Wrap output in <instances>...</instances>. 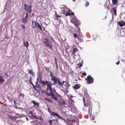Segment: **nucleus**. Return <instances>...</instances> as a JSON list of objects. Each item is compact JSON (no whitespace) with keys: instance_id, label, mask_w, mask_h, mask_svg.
I'll use <instances>...</instances> for the list:
<instances>
[{"instance_id":"f257e3e1","label":"nucleus","mask_w":125,"mask_h":125,"mask_svg":"<svg viewBox=\"0 0 125 125\" xmlns=\"http://www.w3.org/2000/svg\"><path fill=\"white\" fill-rule=\"evenodd\" d=\"M41 83L44 86L46 85L47 88L45 91L42 90L41 92L42 93H45V94L48 96H51V97L54 99L56 101L58 100L57 94V93L54 88H52L51 87V85L49 84V82L47 80L45 81H42L41 79L40 80Z\"/></svg>"},{"instance_id":"f03ea898","label":"nucleus","mask_w":125,"mask_h":125,"mask_svg":"<svg viewBox=\"0 0 125 125\" xmlns=\"http://www.w3.org/2000/svg\"><path fill=\"white\" fill-rule=\"evenodd\" d=\"M52 81H53V83H52V81L49 82V84L51 85V87H52V85H55L57 83L59 85L62 86H63V83L64 82V81H63L62 82H60V81L58 78H56Z\"/></svg>"},{"instance_id":"7ed1b4c3","label":"nucleus","mask_w":125,"mask_h":125,"mask_svg":"<svg viewBox=\"0 0 125 125\" xmlns=\"http://www.w3.org/2000/svg\"><path fill=\"white\" fill-rule=\"evenodd\" d=\"M83 102L84 106L85 107H88L89 108L92 107L91 103L90 100L89 99H87L86 100L84 97H83Z\"/></svg>"},{"instance_id":"20e7f679","label":"nucleus","mask_w":125,"mask_h":125,"mask_svg":"<svg viewBox=\"0 0 125 125\" xmlns=\"http://www.w3.org/2000/svg\"><path fill=\"white\" fill-rule=\"evenodd\" d=\"M24 9L26 11L30 13L31 12V6H28L26 4H25Z\"/></svg>"},{"instance_id":"39448f33","label":"nucleus","mask_w":125,"mask_h":125,"mask_svg":"<svg viewBox=\"0 0 125 125\" xmlns=\"http://www.w3.org/2000/svg\"><path fill=\"white\" fill-rule=\"evenodd\" d=\"M51 114L54 117L56 116L57 118H58L60 119L64 120V117L62 116H60L57 113H55L53 112H51Z\"/></svg>"},{"instance_id":"423d86ee","label":"nucleus","mask_w":125,"mask_h":125,"mask_svg":"<svg viewBox=\"0 0 125 125\" xmlns=\"http://www.w3.org/2000/svg\"><path fill=\"white\" fill-rule=\"evenodd\" d=\"M78 121L74 119L70 120L68 122L69 125H78Z\"/></svg>"},{"instance_id":"0eeeda50","label":"nucleus","mask_w":125,"mask_h":125,"mask_svg":"<svg viewBox=\"0 0 125 125\" xmlns=\"http://www.w3.org/2000/svg\"><path fill=\"white\" fill-rule=\"evenodd\" d=\"M85 80L88 83H92L94 81L93 78L90 75L88 76L87 78H85Z\"/></svg>"},{"instance_id":"6e6552de","label":"nucleus","mask_w":125,"mask_h":125,"mask_svg":"<svg viewBox=\"0 0 125 125\" xmlns=\"http://www.w3.org/2000/svg\"><path fill=\"white\" fill-rule=\"evenodd\" d=\"M34 23L35 26H33V25L32 26V27L33 28H35V27H38V28L40 29V30L41 31L42 30V28L41 27H42L43 28V27L42 26H41L39 23L37 22H32V25H33ZM41 25L42 26V24Z\"/></svg>"},{"instance_id":"1a4fd4ad","label":"nucleus","mask_w":125,"mask_h":125,"mask_svg":"<svg viewBox=\"0 0 125 125\" xmlns=\"http://www.w3.org/2000/svg\"><path fill=\"white\" fill-rule=\"evenodd\" d=\"M78 50L77 48L73 49V53L71 54V55L73 57V58L75 59V57L76 56L75 53L76 52L78 51Z\"/></svg>"},{"instance_id":"9d476101","label":"nucleus","mask_w":125,"mask_h":125,"mask_svg":"<svg viewBox=\"0 0 125 125\" xmlns=\"http://www.w3.org/2000/svg\"><path fill=\"white\" fill-rule=\"evenodd\" d=\"M78 42H83V40H82L83 38V36L82 35V34H78Z\"/></svg>"},{"instance_id":"9b49d317","label":"nucleus","mask_w":125,"mask_h":125,"mask_svg":"<svg viewBox=\"0 0 125 125\" xmlns=\"http://www.w3.org/2000/svg\"><path fill=\"white\" fill-rule=\"evenodd\" d=\"M81 85L80 84H74V86H73V88L74 89H79Z\"/></svg>"},{"instance_id":"f8f14e48","label":"nucleus","mask_w":125,"mask_h":125,"mask_svg":"<svg viewBox=\"0 0 125 125\" xmlns=\"http://www.w3.org/2000/svg\"><path fill=\"white\" fill-rule=\"evenodd\" d=\"M118 24L120 26L122 27L125 25V22L123 21H119Z\"/></svg>"},{"instance_id":"ddd939ff","label":"nucleus","mask_w":125,"mask_h":125,"mask_svg":"<svg viewBox=\"0 0 125 125\" xmlns=\"http://www.w3.org/2000/svg\"><path fill=\"white\" fill-rule=\"evenodd\" d=\"M116 7H113L112 9H111V11L112 12H113L114 14L116 16V9L115 8Z\"/></svg>"},{"instance_id":"4468645a","label":"nucleus","mask_w":125,"mask_h":125,"mask_svg":"<svg viewBox=\"0 0 125 125\" xmlns=\"http://www.w3.org/2000/svg\"><path fill=\"white\" fill-rule=\"evenodd\" d=\"M59 104L62 107L65 105V102L64 101H60L59 102Z\"/></svg>"},{"instance_id":"2eb2a0df","label":"nucleus","mask_w":125,"mask_h":125,"mask_svg":"<svg viewBox=\"0 0 125 125\" xmlns=\"http://www.w3.org/2000/svg\"><path fill=\"white\" fill-rule=\"evenodd\" d=\"M31 102L34 104V106H36L38 107H39L40 104L39 103L36 102L35 101L32 100Z\"/></svg>"},{"instance_id":"dca6fc26","label":"nucleus","mask_w":125,"mask_h":125,"mask_svg":"<svg viewBox=\"0 0 125 125\" xmlns=\"http://www.w3.org/2000/svg\"><path fill=\"white\" fill-rule=\"evenodd\" d=\"M45 46L47 47H48L49 49L51 50L52 49V47L51 44L49 42L45 45Z\"/></svg>"},{"instance_id":"f3484780","label":"nucleus","mask_w":125,"mask_h":125,"mask_svg":"<svg viewBox=\"0 0 125 125\" xmlns=\"http://www.w3.org/2000/svg\"><path fill=\"white\" fill-rule=\"evenodd\" d=\"M4 81L5 80L3 79V77L1 76H0V85L1 83H3Z\"/></svg>"},{"instance_id":"a211bd4d","label":"nucleus","mask_w":125,"mask_h":125,"mask_svg":"<svg viewBox=\"0 0 125 125\" xmlns=\"http://www.w3.org/2000/svg\"><path fill=\"white\" fill-rule=\"evenodd\" d=\"M44 99L46 101H47L48 102H49L50 103H53V102H52V100L51 99L47 98H44Z\"/></svg>"},{"instance_id":"6ab92c4d","label":"nucleus","mask_w":125,"mask_h":125,"mask_svg":"<svg viewBox=\"0 0 125 125\" xmlns=\"http://www.w3.org/2000/svg\"><path fill=\"white\" fill-rule=\"evenodd\" d=\"M44 40L45 41L43 42V43H44L45 45L49 42V41L47 38H45L44 39Z\"/></svg>"},{"instance_id":"aec40b11","label":"nucleus","mask_w":125,"mask_h":125,"mask_svg":"<svg viewBox=\"0 0 125 125\" xmlns=\"http://www.w3.org/2000/svg\"><path fill=\"white\" fill-rule=\"evenodd\" d=\"M27 19L26 18H25V17H23V18L22 19V23H25L27 21Z\"/></svg>"},{"instance_id":"412c9836","label":"nucleus","mask_w":125,"mask_h":125,"mask_svg":"<svg viewBox=\"0 0 125 125\" xmlns=\"http://www.w3.org/2000/svg\"><path fill=\"white\" fill-rule=\"evenodd\" d=\"M50 76H51V77H52L51 80H52V81L53 80H54L55 78L56 77L54 76L53 75L52 73L50 72Z\"/></svg>"},{"instance_id":"4be33fe9","label":"nucleus","mask_w":125,"mask_h":125,"mask_svg":"<svg viewBox=\"0 0 125 125\" xmlns=\"http://www.w3.org/2000/svg\"><path fill=\"white\" fill-rule=\"evenodd\" d=\"M27 71H28L29 73L32 74V75H34V73L31 70L29 69Z\"/></svg>"},{"instance_id":"5701e85b","label":"nucleus","mask_w":125,"mask_h":125,"mask_svg":"<svg viewBox=\"0 0 125 125\" xmlns=\"http://www.w3.org/2000/svg\"><path fill=\"white\" fill-rule=\"evenodd\" d=\"M35 87L37 88H38L39 89V90H38L39 91H40L42 89V88H41V86L39 84H37V85H35Z\"/></svg>"},{"instance_id":"b1692460","label":"nucleus","mask_w":125,"mask_h":125,"mask_svg":"<svg viewBox=\"0 0 125 125\" xmlns=\"http://www.w3.org/2000/svg\"><path fill=\"white\" fill-rule=\"evenodd\" d=\"M76 108L75 107V106L74 105H73L72 107L71 108V110L72 111L74 110V111H75L76 110Z\"/></svg>"},{"instance_id":"393cba45","label":"nucleus","mask_w":125,"mask_h":125,"mask_svg":"<svg viewBox=\"0 0 125 125\" xmlns=\"http://www.w3.org/2000/svg\"><path fill=\"white\" fill-rule=\"evenodd\" d=\"M24 45L26 47H28L29 46V43L27 41H26L24 43Z\"/></svg>"},{"instance_id":"a878e982","label":"nucleus","mask_w":125,"mask_h":125,"mask_svg":"<svg viewBox=\"0 0 125 125\" xmlns=\"http://www.w3.org/2000/svg\"><path fill=\"white\" fill-rule=\"evenodd\" d=\"M112 3L113 4H115L117 3L118 2V0H112Z\"/></svg>"},{"instance_id":"bb28decb","label":"nucleus","mask_w":125,"mask_h":125,"mask_svg":"<svg viewBox=\"0 0 125 125\" xmlns=\"http://www.w3.org/2000/svg\"><path fill=\"white\" fill-rule=\"evenodd\" d=\"M78 34H77L76 33H73V37L75 38H78Z\"/></svg>"},{"instance_id":"cd10ccee","label":"nucleus","mask_w":125,"mask_h":125,"mask_svg":"<svg viewBox=\"0 0 125 125\" xmlns=\"http://www.w3.org/2000/svg\"><path fill=\"white\" fill-rule=\"evenodd\" d=\"M67 12H69L70 13H69L71 15H74V13L73 12H72V11L70 9H69Z\"/></svg>"},{"instance_id":"c85d7f7f","label":"nucleus","mask_w":125,"mask_h":125,"mask_svg":"<svg viewBox=\"0 0 125 125\" xmlns=\"http://www.w3.org/2000/svg\"><path fill=\"white\" fill-rule=\"evenodd\" d=\"M78 68H80L82 66V63H79L77 64Z\"/></svg>"},{"instance_id":"c756f323","label":"nucleus","mask_w":125,"mask_h":125,"mask_svg":"<svg viewBox=\"0 0 125 125\" xmlns=\"http://www.w3.org/2000/svg\"><path fill=\"white\" fill-rule=\"evenodd\" d=\"M69 13H70L69 12H67L66 13V14H65V16L66 17H67L68 16H70L71 15V14H70Z\"/></svg>"},{"instance_id":"7c9ffc66","label":"nucleus","mask_w":125,"mask_h":125,"mask_svg":"<svg viewBox=\"0 0 125 125\" xmlns=\"http://www.w3.org/2000/svg\"><path fill=\"white\" fill-rule=\"evenodd\" d=\"M20 93L19 95V96L18 97L20 98V96H21L23 97V98L24 96V94H23L22 93Z\"/></svg>"},{"instance_id":"2f4dec72","label":"nucleus","mask_w":125,"mask_h":125,"mask_svg":"<svg viewBox=\"0 0 125 125\" xmlns=\"http://www.w3.org/2000/svg\"><path fill=\"white\" fill-rule=\"evenodd\" d=\"M17 118V117L16 116H14L13 117H12V118L11 119V120H14Z\"/></svg>"},{"instance_id":"473e14b6","label":"nucleus","mask_w":125,"mask_h":125,"mask_svg":"<svg viewBox=\"0 0 125 125\" xmlns=\"http://www.w3.org/2000/svg\"><path fill=\"white\" fill-rule=\"evenodd\" d=\"M71 22L73 23H74L75 22V20L73 18L71 20Z\"/></svg>"},{"instance_id":"72a5a7b5","label":"nucleus","mask_w":125,"mask_h":125,"mask_svg":"<svg viewBox=\"0 0 125 125\" xmlns=\"http://www.w3.org/2000/svg\"><path fill=\"white\" fill-rule=\"evenodd\" d=\"M89 3L87 1L85 3V6L86 7H87L89 6Z\"/></svg>"},{"instance_id":"f704fd0d","label":"nucleus","mask_w":125,"mask_h":125,"mask_svg":"<svg viewBox=\"0 0 125 125\" xmlns=\"http://www.w3.org/2000/svg\"><path fill=\"white\" fill-rule=\"evenodd\" d=\"M65 11L64 10H61V13L63 14V15H64L65 13Z\"/></svg>"},{"instance_id":"c9c22d12","label":"nucleus","mask_w":125,"mask_h":125,"mask_svg":"<svg viewBox=\"0 0 125 125\" xmlns=\"http://www.w3.org/2000/svg\"><path fill=\"white\" fill-rule=\"evenodd\" d=\"M29 15L28 13L27 12L26 13V16L25 17V18H26L27 19H28V17Z\"/></svg>"},{"instance_id":"e433bc0d","label":"nucleus","mask_w":125,"mask_h":125,"mask_svg":"<svg viewBox=\"0 0 125 125\" xmlns=\"http://www.w3.org/2000/svg\"><path fill=\"white\" fill-rule=\"evenodd\" d=\"M21 27L23 28V29H24L25 28V27L24 25L23 24H21Z\"/></svg>"},{"instance_id":"4c0bfd02","label":"nucleus","mask_w":125,"mask_h":125,"mask_svg":"<svg viewBox=\"0 0 125 125\" xmlns=\"http://www.w3.org/2000/svg\"><path fill=\"white\" fill-rule=\"evenodd\" d=\"M33 88L36 90V91L38 92L37 90L36 89L35 86L34 85L33 86Z\"/></svg>"},{"instance_id":"58836bf2","label":"nucleus","mask_w":125,"mask_h":125,"mask_svg":"<svg viewBox=\"0 0 125 125\" xmlns=\"http://www.w3.org/2000/svg\"><path fill=\"white\" fill-rule=\"evenodd\" d=\"M33 88L36 90V91L38 92L37 90L36 89L35 86L34 85L33 86Z\"/></svg>"},{"instance_id":"ea45409f","label":"nucleus","mask_w":125,"mask_h":125,"mask_svg":"<svg viewBox=\"0 0 125 125\" xmlns=\"http://www.w3.org/2000/svg\"><path fill=\"white\" fill-rule=\"evenodd\" d=\"M67 83L66 82L64 81V82L63 83V85H64V86H65L66 85Z\"/></svg>"},{"instance_id":"a19ab883","label":"nucleus","mask_w":125,"mask_h":125,"mask_svg":"<svg viewBox=\"0 0 125 125\" xmlns=\"http://www.w3.org/2000/svg\"><path fill=\"white\" fill-rule=\"evenodd\" d=\"M48 112L49 113H50V112L51 113V112H52V111H51L50 108H48Z\"/></svg>"},{"instance_id":"79ce46f5","label":"nucleus","mask_w":125,"mask_h":125,"mask_svg":"<svg viewBox=\"0 0 125 125\" xmlns=\"http://www.w3.org/2000/svg\"><path fill=\"white\" fill-rule=\"evenodd\" d=\"M82 74L84 76H85L86 75V73L85 72L83 73Z\"/></svg>"},{"instance_id":"37998d69","label":"nucleus","mask_w":125,"mask_h":125,"mask_svg":"<svg viewBox=\"0 0 125 125\" xmlns=\"http://www.w3.org/2000/svg\"><path fill=\"white\" fill-rule=\"evenodd\" d=\"M29 82H30V83H32V81H31V77H30V79H29Z\"/></svg>"},{"instance_id":"c03bdc74","label":"nucleus","mask_w":125,"mask_h":125,"mask_svg":"<svg viewBox=\"0 0 125 125\" xmlns=\"http://www.w3.org/2000/svg\"><path fill=\"white\" fill-rule=\"evenodd\" d=\"M119 62H120V61H119V60L117 62H116V64L118 65L119 64Z\"/></svg>"},{"instance_id":"a18cd8bd","label":"nucleus","mask_w":125,"mask_h":125,"mask_svg":"<svg viewBox=\"0 0 125 125\" xmlns=\"http://www.w3.org/2000/svg\"><path fill=\"white\" fill-rule=\"evenodd\" d=\"M52 120H50L49 121V122L51 124V125H52Z\"/></svg>"},{"instance_id":"49530a36","label":"nucleus","mask_w":125,"mask_h":125,"mask_svg":"<svg viewBox=\"0 0 125 125\" xmlns=\"http://www.w3.org/2000/svg\"><path fill=\"white\" fill-rule=\"evenodd\" d=\"M29 113L30 114H32L33 113L31 111H30L29 112Z\"/></svg>"},{"instance_id":"de8ad7c7","label":"nucleus","mask_w":125,"mask_h":125,"mask_svg":"<svg viewBox=\"0 0 125 125\" xmlns=\"http://www.w3.org/2000/svg\"><path fill=\"white\" fill-rule=\"evenodd\" d=\"M61 15L59 16V15H58L57 14H56V17H61Z\"/></svg>"},{"instance_id":"09e8293b","label":"nucleus","mask_w":125,"mask_h":125,"mask_svg":"<svg viewBox=\"0 0 125 125\" xmlns=\"http://www.w3.org/2000/svg\"><path fill=\"white\" fill-rule=\"evenodd\" d=\"M8 116L11 119L12 118V116L11 115H9Z\"/></svg>"},{"instance_id":"8fccbe9b","label":"nucleus","mask_w":125,"mask_h":125,"mask_svg":"<svg viewBox=\"0 0 125 125\" xmlns=\"http://www.w3.org/2000/svg\"><path fill=\"white\" fill-rule=\"evenodd\" d=\"M54 63L56 64V66L58 65L57 62H54Z\"/></svg>"},{"instance_id":"3c124183","label":"nucleus","mask_w":125,"mask_h":125,"mask_svg":"<svg viewBox=\"0 0 125 125\" xmlns=\"http://www.w3.org/2000/svg\"><path fill=\"white\" fill-rule=\"evenodd\" d=\"M74 24H75V25L76 26H78V24H77V23H76V22H75Z\"/></svg>"},{"instance_id":"603ef678","label":"nucleus","mask_w":125,"mask_h":125,"mask_svg":"<svg viewBox=\"0 0 125 125\" xmlns=\"http://www.w3.org/2000/svg\"><path fill=\"white\" fill-rule=\"evenodd\" d=\"M73 96L72 95H71L70 97L71 99L73 97Z\"/></svg>"},{"instance_id":"864d4df0","label":"nucleus","mask_w":125,"mask_h":125,"mask_svg":"<svg viewBox=\"0 0 125 125\" xmlns=\"http://www.w3.org/2000/svg\"><path fill=\"white\" fill-rule=\"evenodd\" d=\"M37 84H38V81H36L35 83V85H37Z\"/></svg>"},{"instance_id":"5fc2aeb1","label":"nucleus","mask_w":125,"mask_h":125,"mask_svg":"<svg viewBox=\"0 0 125 125\" xmlns=\"http://www.w3.org/2000/svg\"><path fill=\"white\" fill-rule=\"evenodd\" d=\"M26 118L27 121H28V117H26Z\"/></svg>"},{"instance_id":"6e6d98bb","label":"nucleus","mask_w":125,"mask_h":125,"mask_svg":"<svg viewBox=\"0 0 125 125\" xmlns=\"http://www.w3.org/2000/svg\"><path fill=\"white\" fill-rule=\"evenodd\" d=\"M70 100H71L73 102V103H74V101L73 99H71Z\"/></svg>"},{"instance_id":"4d7b16f0","label":"nucleus","mask_w":125,"mask_h":125,"mask_svg":"<svg viewBox=\"0 0 125 125\" xmlns=\"http://www.w3.org/2000/svg\"><path fill=\"white\" fill-rule=\"evenodd\" d=\"M31 83V84L32 85V86H33L34 85L33 84V83H32H32Z\"/></svg>"},{"instance_id":"13d9d810","label":"nucleus","mask_w":125,"mask_h":125,"mask_svg":"<svg viewBox=\"0 0 125 125\" xmlns=\"http://www.w3.org/2000/svg\"><path fill=\"white\" fill-rule=\"evenodd\" d=\"M31 83V84L32 85V86H33L34 85L33 84V83H32H32Z\"/></svg>"},{"instance_id":"bf43d9fd","label":"nucleus","mask_w":125,"mask_h":125,"mask_svg":"<svg viewBox=\"0 0 125 125\" xmlns=\"http://www.w3.org/2000/svg\"><path fill=\"white\" fill-rule=\"evenodd\" d=\"M57 62L56 60V57H55V62Z\"/></svg>"},{"instance_id":"052dcab7","label":"nucleus","mask_w":125,"mask_h":125,"mask_svg":"<svg viewBox=\"0 0 125 125\" xmlns=\"http://www.w3.org/2000/svg\"><path fill=\"white\" fill-rule=\"evenodd\" d=\"M32 116L34 118H35V117H36V116L35 115H32Z\"/></svg>"},{"instance_id":"680f3d73","label":"nucleus","mask_w":125,"mask_h":125,"mask_svg":"<svg viewBox=\"0 0 125 125\" xmlns=\"http://www.w3.org/2000/svg\"><path fill=\"white\" fill-rule=\"evenodd\" d=\"M32 116L34 118H35V117H36V116L35 115H32Z\"/></svg>"},{"instance_id":"e2e57ef3","label":"nucleus","mask_w":125,"mask_h":125,"mask_svg":"<svg viewBox=\"0 0 125 125\" xmlns=\"http://www.w3.org/2000/svg\"><path fill=\"white\" fill-rule=\"evenodd\" d=\"M58 65L56 66V69H58Z\"/></svg>"},{"instance_id":"0e129e2a","label":"nucleus","mask_w":125,"mask_h":125,"mask_svg":"<svg viewBox=\"0 0 125 125\" xmlns=\"http://www.w3.org/2000/svg\"><path fill=\"white\" fill-rule=\"evenodd\" d=\"M23 43H24V42H25V39H23Z\"/></svg>"},{"instance_id":"69168bd1","label":"nucleus","mask_w":125,"mask_h":125,"mask_svg":"<svg viewBox=\"0 0 125 125\" xmlns=\"http://www.w3.org/2000/svg\"><path fill=\"white\" fill-rule=\"evenodd\" d=\"M35 118L36 119H37L38 118L36 116V117H35Z\"/></svg>"},{"instance_id":"338daca9","label":"nucleus","mask_w":125,"mask_h":125,"mask_svg":"<svg viewBox=\"0 0 125 125\" xmlns=\"http://www.w3.org/2000/svg\"><path fill=\"white\" fill-rule=\"evenodd\" d=\"M106 17H107L106 16L105 17V18H104L105 19H106Z\"/></svg>"},{"instance_id":"774afa93","label":"nucleus","mask_w":125,"mask_h":125,"mask_svg":"<svg viewBox=\"0 0 125 125\" xmlns=\"http://www.w3.org/2000/svg\"><path fill=\"white\" fill-rule=\"evenodd\" d=\"M41 117V118H40V119H42V117Z\"/></svg>"}]
</instances>
